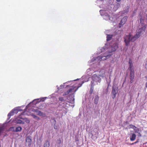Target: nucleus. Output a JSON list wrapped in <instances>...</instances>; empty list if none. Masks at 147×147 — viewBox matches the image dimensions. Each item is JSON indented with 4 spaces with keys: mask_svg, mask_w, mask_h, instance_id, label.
<instances>
[{
    "mask_svg": "<svg viewBox=\"0 0 147 147\" xmlns=\"http://www.w3.org/2000/svg\"><path fill=\"white\" fill-rule=\"evenodd\" d=\"M131 34L130 33L128 35H126L124 37V41L127 46L129 45L130 42L131 41Z\"/></svg>",
    "mask_w": 147,
    "mask_h": 147,
    "instance_id": "nucleus-1",
    "label": "nucleus"
},
{
    "mask_svg": "<svg viewBox=\"0 0 147 147\" xmlns=\"http://www.w3.org/2000/svg\"><path fill=\"white\" fill-rule=\"evenodd\" d=\"M127 20V17L124 16L121 20L120 23L119 24V27L121 28L126 23Z\"/></svg>",
    "mask_w": 147,
    "mask_h": 147,
    "instance_id": "nucleus-2",
    "label": "nucleus"
},
{
    "mask_svg": "<svg viewBox=\"0 0 147 147\" xmlns=\"http://www.w3.org/2000/svg\"><path fill=\"white\" fill-rule=\"evenodd\" d=\"M141 32H138L134 36L132 37L131 36V41L134 42L140 36V34Z\"/></svg>",
    "mask_w": 147,
    "mask_h": 147,
    "instance_id": "nucleus-3",
    "label": "nucleus"
},
{
    "mask_svg": "<svg viewBox=\"0 0 147 147\" xmlns=\"http://www.w3.org/2000/svg\"><path fill=\"white\" fill-rule=\"evenodd\" d=\"M82 85V84H81V85L80 86H78L76 88V86H71V87L70 88H69V89H71V92H73V93H72V94H74L75 93V92H76V91L78 90V88L80 87V86H81Z\"/></svg>",
    "mask_w": 147,
    "mask_h": 147,
    "instance_id": "nucleus-4",
    "label": "nucleus"
},
{
    "mask_svg": "<svg viewBox=\"0 0 147 147\" xmlns=\"http://www.w3.org/2000/svg\"><path fill=\"white\" fill-rule=\"evenodd\" d=\"M134 71H130V82L132 83L133 82V80L134 78Z\"/></svg>",
    "mask_w": 147,
    "mask_h": 147,
    "instance_id": "nucleus-5",
    "label": "nucleus"
},
{
    "mask_svg": "<svg viewBox=\"0 0 147 147\" xmlns=\"http://www.w3.org/2000/svg\"><path fill=\"white\" fill-rule=\"evenodd\" d=\"M111 93L113 95V98L114 99L116 97L117 94V91L116 90L115 88H113Z\"/></svg>",
    "mask_w": 147,
    "mask_h": 147,
    "instance_id": "nucleus-6",
    "label": "nucleus"
},
{
    "mask_svg": "<svg viewBox=\"0 0 147 147\" xmlns=\"http://www.w3.org/2000/svg\"><path fill=\"white\" fill-rule=\"evenodd\" d=\"M26 143H28V145H31L32 142L31 137L30 136H27L26 138Z\"/></svg>",
    "mask_w": 147,
    "mask_h": 147,
    "instance_id": "nucleus-7",
    "label": "nucleus"
},
{
    "mask_svg": "<svg viewBox=\"0 0 147 147\" xmlns=\"http://www.w3.org/2000/svg\"><path fill=\"white\" fill-rule=\"evenodd\" d=\"M136 135L134 133L131 134V135L130 136L129 138L131 141H134L136 138Z\"/></svg>",
    "mask_w": 147,
    "mask_h": 147,
    "instance_id": "nucleus-8",
    "label": "nucleus"
},
{
    "mask_svg": "<svg viewBox=\"0 0 147 147\" xmlns=\"http://www.w3.org/2000/svg\"><path fill=\"white\" fill-rule=\"evenodd\" d=\"M34 111V112L36 113L37 114L39 115L42 116L43 115V113L42 112L37 109H35Z\"/></svg>",
    "mask_w": 147,
    "mask_h": 147,
    "instance_id": "nucleus-9",
    "label": "nucleus"
},
{
    "mask_svg": "<svg viewBox=\"0 0 147 147\" xmlns=\"http://www.w3.org/2000/svg\"><path fill=\"white\" fill-rule=\"evenodd\" d=\"M50 144V142L48 140L45 141V143L44 144V147H49Z\"/></svg>",
    "mask_w": 147,
    "mask_h": 147,
    "instance_id": "nucleus-10",
    "label": "nucleus"
},
{
    "mask_svg": "<svg viewBox=\"0 0 147 147\" xmlns=\"http://www.w3.org/2000/svg\"><path fill=\"white\" fill-rule=\"evenodd\" d=\"M99 100V97L98 95H96L95 96V98L94 100V103L97 105L98 103Z\"/></svg>",
    "mask_w": 147,
    "mask_h": 147,
    "instance_id": "nucleus-11",
    "label": "nucleus"
},
{
    "mask_svg": "<svg viewBox=\"0 0 147 147\" xmlns=\"http://www.w3.org/2000/svg\"><path fill=\"white\" fill-rule=\"evenodd\" d=\"M16 111L17 112V109H14L12 111L10 112L9 113H8V116H10L12 115H13V113L14 112V111Z\"/></svg>",
    "mask_w": 147,
    "mask_h": 147,
    "instance_id": "nucleus-12",
    "label": "nucleus"
},
{
    "mask_svg": "<svg viewBox=\"0 0 147 147\" xmlns=\"http://www.w3.org/2000/svg\"><path fill=\"white\" fill-rule=\"evenodd\" d=\"M113 36V35H107V40L109 41L111 40Z\"/></svg>",
    "mask_w": 147,
    "mask_h": 147,
    "instance_id": "nucleus-13",
    "label": "nucleus"
},
{
    "mask_svg": "<svg viewBox=\"0 0 147 147\" xmlns=\"http://www.w3.org/2000/svg\"><path fill=\"white\" fill-rule=\"evenodd\" d=\"M22 130V128L21 127H18L16 128V132L20 131Z\"/></svg>",
    "mask_w": 147,
    "mask_h": 147,
    "instance_id": "nucleus-14",
    "label": "nucleus"
},
{
    "mask_svg": "<svg viewBox=\"0 0 147 147\" xmlns=\"http://www.w3.org/2000/svg\"><path fill=\"white\" fill-rule=\"evenodd\" d=\"M134 131L135 132V133H138L139 131H140L138 128L136 127H134Z\"/></svg>",
    "mask_w": 147,
    "mask_h": 147,
    "instance_id": "nucleus-15",
    "label": "nucleus"
},
{
    "mask_svg": "<svg viewBox=\"0 0 147 147\" xmlns=\"http://www.w3.org/2000/svg\"><path fill=\"white\" fill-rule=\"evenodd\" d=\"M129 69L130 71H133L134 70H133V64H129Z\"/></svg>",
    "mask_w": 147,
    "mask_h": 147,
    "instance_id": "nucleus-16",
    "label": "nucleus"
},
{
    "mask_svg": "<svg viewBox=\"0 0 147 147\" xmlns=\"http://www.w3.org/2000/svg\"><path fill=\"white\" fill-rule=\"evenodd\" d=\"M17 122L18 123H20L22 124H24V122L20 119H17Z\"/></svg>",
    "mask_w": 147,
    "mask_h": 147,
    "instance_id": "nucleus-17",
    "label": "nucleus"
},
{
    "mask_svg": "<svg viewBox=\"0 0 147 147\" xmlns=\"http://www.w3.org/2000/svg\"><path fill=\"white\" fill-rule=\"evenodd\" d=\"M9 130L12 131L16 132V128L13 127H11L9 128Z\"/></svg>",
    "mask_w": 147,
    "mask_h": 147,
    "instance_id": "nucleus-18",
    "label": "nucleus"
},
{
    "mask_svg": "<svg viewBox=\"0 0 147 147\" xmlns=\"http://www.w3.org/2000/svg\"><path fill=\"white\" fill-rule=\"evenodd\" d=\"M71 90L69 89L68 90H67V92H65L64 93V94H63V95H67L69 94V93L71 92Z\"/></svg>",
    "mask_w": 147,
    "mask_h": 147,
    "instance_id": "nucleus-19",
    "label": "nucleus"
},
{
    "mask_svg": "<svg viewBox=\"0 0 147 147\" xmlns=\"http://www.w3.org/2000/svg\"><path fill=\"white\" fill-rule=\"evenodd\" d=\"M93 85H92V86H91V88L90 91V94H91L92 93L93 91Z\"/></svg>",
    "mask_w": 147,
    "mask_h": 147,
    "instance_id": "nucleus-20",
    "label": "nucleus"
},
{
    "mask_svg": "<svg viewBox=\"0 0 147 147\" xmlns=\"http://www.w3.org/2000/svg\"><path fill=\"white\" fill-rule=\"evenodd\" d=\"M32 115L34 118L37 120H39L40 119L37 116H36V115H34L32 114Z\"/></svg>",
    "mask_w": 147,
    "mask_h": 147,
    "instance_id": "nucleus-21",
    "label": "nucleus"
},
{
    "mask_svg": "<svg viewBox=\"0 0 147 147\" xmlns=\"http://www.w3.org/2000/svg\"><path fill=\"white\" fill-rule=\"evenodd\" d=\"M139 18L140 22L141 23L142 22H143V19L142 18V17L141 15H139Z\"/></svg>",
    "mask_w": 147,
    "mask_h": 147,
    "instance_id": "nucleus-22",
    "label": "nucleus"
},
{
    "mask_svg": "<svg viewBox=\"0 0 147 147\" xmlns=\"http://www.w3.org/2000/svg\"><path fill=\"white\" fill-rule=\"evenodd\" d=\"M61 142V140L60 138L57 140V143L59 144H60Z\"/></svg>",
    "mask_w": 147,
    "mask_h": 147,
    "instance_id": "nucleus-23",
    "label": "nucleus"
},
{
    "mask_svg": "<svg viewBox=\"0 0 147 147\" xmlns=\"http://www.w3.org/2000/svg\"><path fill=\"white\" fill-rule=\"evenodd\" d=\"M129 127L130 128H132L134 129L136 126L132 124H130L129 125Z\"/></svg>",
    "mask_w": 147,
    "mask_h": 147,
    "instance_id": "nucleus-24",
    "label": "nucleus"
},
{
    "mask_svg": "<svg viewBox=\"0 0 147 147\" xmlns=\"http://www.w3.org/2000/svg\"><path fill=\"white\" fill-rule=\"evenodd\" d=\"M59 100L61 101H63L64 100V99L62 97H60L59 98Z\"/></svg>",
    "mask_w": 147,
    "mask_h": 147,
    "instance_id": "nucleus-25",
    "label": "nucleus"
},
{
    "mask_svg": "<svg viewBox=\"0 0 147 147\" xmlns=\"http://www.w3.org/2000/svg\"><path fill=\"white\" fill-rule=\"evenodd\" d=\"M141 132V131L140 130V131H139V132L138 133H137L138 134V136L139 137H141L142 136V135L140 133Z\"/></svg>",
    "mask_w": 147,
    "mask_h": 147,
    "instance_id": "nucleus-26",
    "label": "nucleus"
},
{
    "mask_svg": "<svg viewBox=\"0 0 147 147\" xmlns=\"http://www.w3.org/2000/svg\"><path fill=\"white\" fill-rule=\"evenodd\" d=\"M93 85V87H94V86H95V84H94V81H92L91 82V86H92V85Z\"/></svg>",
    "mask_w": 147,
    "mask_h": 147,
    "instance_id": "nucleus-27",
    "label": "nucleus"
},
{
    "mask_svg": "<svg viewBox=\"0 0 147 147\" xmlns=\"http://www.w3.org/2000/svg\"><path fill=\"white\" fill-rule=\"evenodd\" d=\"M129 64H133L132 63V61L131 60V59H129Z\"/></svg>",
    "mask_w": 147,
    "mask_h": 147,
    "instance_id": "nucleus-28",
    "label": "nucleus"
},
{
    "mask_svg": "<svg viewBox=\"0 0 147 147\" xmlns=\"http://www.w3.org/2000/svg\"><path fill=\"white\" fill-rule=\"evenodd\" d=\"M139 142V141H138V140H137V141H136V142H135L133 143H132L131 144L133 145V144H136L138 142Z\"/></svg>",
    "mask_w": 147,
    "mask_h": 147,
    "instance_id": "nucleus-29",
    "label": "nucleus"
},
{
    "mask_svg": "<svg viewBox=\"0 0 147 147\" xmlns=\"http://www.w3.org/2000/svg\"><path fill=\"white\" fill-rule=\"evenodd\" d=\"M26 122L27 123H29L30 122L29 120L28 119H26Z\"/></svg>",
    "mask_w": 147,
    "mask_h": 147,
    "instance_id": "nucleus-30",
    "label": "nucleus"
},
{
    "mask_svg": "<svg viewBox=\"0 0 147 147\" xmlns=\"http://www.w3.org/2000/svg\"><path fill=\"white\" fill-rule=\"evenodd\" d=\"M97 78L99 79V80H98V82H100L101 81V79H99V78H98V77H97Z\"/></svg>",
    "mask_w": 147,
    "mask_h": 147,
    "instance_id": "nucleus-31",
    "label": "nucleus"
},
{
    "mask_svg": "<svg viewBox=\"0 0 147 147\" xmlns=\"http://www.w3.org/2000/svg\"><path fill=\"white\" fill-rule=\"evenodd\" d=\"M145 86L146 88H147V81L145 84Z\"/></svg>",
    "mask_w": 147,
    "mask_h": 147,
    "instance_id": "nucleus-32",
    "label": "nucleus"
},
{
    "mask_svg": "<svg viewBox=\"0 0 147 147\" xmlns=\"http://www.w3.org/2000/svg\"><path fill=\"white\" fill-rule=\"evenodd\" d=\"M54 128L55 129H57V126H55Z\"/></svg>",
    "mask_w": 147,
    "mask_h": 147,
    "instance_id": "nucleus-33",
    "label": "nucleus"
},
{
    "mask_svg": "<svg viewBox=\"0 0 147 147\" xmlns=\"http://www.w3.org/2000/svg\"><path fill=\"white\" fill-rule=\"evenodd\" d=\"M117 7H119L120 6V4L119 3H117Z\"/></svg>",
    "mask_w": 147,
    "mask_h": 147,
    "instance_id": "nucleus-34",
    "label": "nucleus"
},
{
    "mask_svg": "<svg viewBox=\"0 0 147 147\" xmlns=\"http://www.w3.org/2000/svg\"><path fill=\"white\" fill-rule=\"evenodd\" d=\"M117 2H120L121 0H116Z\"/></svg>",
    "mask_w": 147,
    "mask_h": 147,
    "instance_id": "nucleus-35",
    "label": "nucleus"
}]
</instances>
